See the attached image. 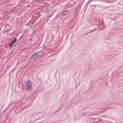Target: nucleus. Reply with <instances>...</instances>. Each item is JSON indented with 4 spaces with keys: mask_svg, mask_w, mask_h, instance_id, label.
<instances>
[{
    "mask_svg": "<svg viewBox=\"0 0 123 123\" xmlns=\"http://www.w3.org/2000/svg\"><path fill=\"white\" fill-rule=\"evenodd\" d=\"M26 89H30L32 88L31 84V81H27L26 83Z\"/></svg>",
    "mask_w": 123,
    "mask_h": 123,
    "instance_id": "obj_1",
    "label": "nucleus"
},
{
    "mask_svg": "<svg viewBox=\"0 0 123 123\" xmlns=\"http://www.w3.org/2000/svg\"><path fill=\"white\" fill-rule=\"evenodd\" d=\"M66 12L65 11H62L61 13V14L62 15H65L66 14Z\"/></svg>",
    "mask_w": 123,
    "mask_h": 123,
    "instance_id": "obj_2",
    "label": "nucleus"
},
{
    "mask_svg": "<svg viewBox=\"0 0 123 123\" xmlns=\"http://www.w3.org/2000/svg\"><path fill=\"white\" fill-rule=\"evenodd\" d=\"M17 39L16 38H15L13 41L12 42V43H15L16 42V41H17Z\"/></svg>",
    "mask_w": 123,
    "mask_h": 123,
    "instance_id": "obj_3",
    "label": "nucleus"
},
{
    "mask_svg": "<svg viewBox=\"0 0 123 123\" xmlns=\"http://www.w3.org/2000/svg\"><path fill=\"white\" fill-rule=\"evenodd\" d=\"M13 43H12V42L9 45V46L10 47H12V46H13L14 45H13Z\"/></svg>",
    "mask_w": 123,
    "mask_h": 123,
    "instance_id": "obj_4",
    "label": "nucleus"
},
{
    "mask_svg": "<svg viewBox=\"0 0 123 123\" xmlns=\"http://www.w3.org/2000/svg\"><path fill=\"white\" fill-rule=\"evenodd\" d=\"M94 30V29L91 32H92V31H93Z\"/></svg>",
    "mask_w": 123,
    "mask_h": 123,
    "instance_id": "obj_5",
    "label": "nucleus"
}]
</instances>
